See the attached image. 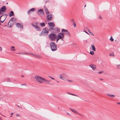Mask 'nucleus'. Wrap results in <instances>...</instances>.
Here are the masks:
<instances>
[{"mask_svg": "<svg viewBox=\"0 0 120 120\" xmlns=\"http://www.w3.org/2000/svg\"><path fill=\"white\" fill-rule=\"evenodd\" d=\"M45 11L46 14V18L48 21H51L52 19V15L49 14V12L47 8H45Z\"/></svg>", "mask_w": 120, "mask_h": 120, "instance_id": "f257e3e1", "label": "nucleus"}, {"mask_svg": "<svg viewBox=\"0 0 120 120\" xmlns=\"http://www.w3.org/2000/svg\"><path fill=\"white\" fill-rule=\"evenodd\" d=\"M49 29L47 28H44L39 34L40 36H44L47 35L49 33Z\"/></svg>", "mask_w": 120, "mask_h": 120, "instance_id": "f03ea898", "label": "nucleus"}, {"mask_svg": "<svg viewBox=\"0 0 120 120\" xmlns=\"http://www.w3.org/2000/svg\"><path fill=\"white\" fill-rule=\"evenodd\" d=\"M48 36L49 39L52 41H55L57 38L56 35L54 33L49 34Z\"/></svg>", "mask_w": 120, "mask_h": 120, "instance_id": "7ed1b4c3", "label": "nucleus"}, {"mask_svg": "<svg viewBox=\"0 0 120 120\" xmlns=\"http://www.w3.org/2000/svg\"><path fill=\"white\" fill-rule=\"evenodd\" d=\"M50 45L51 50L52 51H55L57 50V46L55 43L51 42L50 43Z\"/></svg>", "mask_w": 120, "mask_h": 120, "instance_id": "20e7f679", "label": "nucleus"}, {"mask_svg": "<svg viewBox=\"0 0 120 120\" xmlns=\"http://www.w3.org/2000/svg\"><path fill=\"white\" fill-rule=\"evenodd\" d=\"M34 78L35 79L37 80V81L40 84L42 83H43L42 81H44V78L38 75L35 76Z\"/></svg>", "mask_w": 120, "mask_h": 120, "instance_id": "39448f33", "label": "nucleus"}, {"mask_svg": "<svg viewBox=\"0 0 120 120\" xmlns=\"http://www.w3.org/2000/svg\"><path fill=\"white\" fill-rule=\"evenodd\" d=\"M64 36V34L62 32L59 33L57 35L58 38H56V41L57 42L60 39L63 41V38Z\"/></svg>", "mask_w": 120, "mask_h": 120, "instance_id": "423d86ee", "label": "nucleus"}, {"mask_svg": "<svg viewBox=\"0 0 120 120\" xmlns=\"http://www.w3.org/2000/svg\"><path fill=\"white\" fill-rule=\"evenodd\" d=\"M6 11V8L5 6H2L0 9V14H2L5 13Z\"/></svg>", "mask_w": 120, "mask_h": 120, "instance_id": "0eeeda50", "label": "nucleus"}, {"mask_svg": "<svg viewBox=\"0 0 120 120\" xmlns=\"http://www.w3.org/2000/svg\"><path fill=\"white\" fill-rule=\"evenodd\" d=\"M7 15L5 14L1 16L0 17V22L2 23L4 22L6 19Z\"/></svg>", "mask_w": 120, "mask_h": 120, "instance_id": "6e6552de", "label": "nucleus"}, {"mask_svg": "<svg viewBox=\"0 0 120 120\" xmlns=\"http://www.w3.org/2000/svg\"><path fill=\"white\" fill-rule=\"evenodd\" d=\"M61 32L64 33L68 36V37L70 36L71 35L70 34L68 30L64 29H62L61 30Z\"/></svg>", "mask_w": 120, "mask_h": 120, "instance_id": "1a4fd4ad", "label": "nucleus"}, {"mask_svg": "<svg viewBox=\"0 0 120 120\" xmlns=\"http://www.w3.org/2000/svg\"><path fill=\"white\" fill-rule=\"evenodd\" d=\"M48 24L50 27L49 30H52L54 28L53 27L55 26L54 23L53 22H51L48 23Z\"/></svg>", "mask_w": 120, "mask_h": 120, "instance_id": "9d476101", "label": "nucleus"}, {"mask_svg": "<svg viewBox=\"0 0 120 120\" xmlns=\"http://www.w3.org/2000/svg\"><path fill=\"white\" fill-rule=\"evenodd\" d=\"M38 14L39 15H40L41 14L44 15V13L43 9H41L39 10L37 12Z\"/></svg>", "mask_w": 120, "mask_h": 120, "instance_id": "9b49d317", "label": "nucleus"}, {"mask_svg": "<svg viewBox=\"0 0 120 120\" xmlns=\"http://www.w3.org/2000/svg\"><path fill=\"white\" fill-rule=\"evenodd\" d=\"M66 77V74L65 73H63L60 74V75L59 78L60 79L64 80L63 78H64Z\"/></svg>", "mask_w": 120, "mask_h": 120, "instance_id": "f8f14e48", "label": "nucleus"}, {"mask_svg": "<svg viewBox=\"0 0 120 120\" xmlns=\"http://www.w3.org/2000/svg\"><path fill=\"white\" fill-rule=\"evenodd\" d=\"M52 30L56 31V32H54L53 33L55 34H56L58 33L60 31V29L57 27H55Z\"/></svg>", "mask_w": 120, "mask_h": 120, "instance_id": "ddd939ff", "label": "nucleus"}, {"mask_svg": "<svg viewBox=\"0 0 120 120\" xmlns=\"http://www.w3.org/2000/svg\"><path fill=\"white\" fill-rule=\"evenodd\" d=\"M16 26L18 28H19L20 29H23V26L22 24H21L19 23H17L16 24Z\"/></svg>", "mask_w": 120, "mask_h": 120, "instance_id": "4468645a", "label": "nucleus"}, {"mask_svg": "<svg viewBox=\"0 0 120 120\" xmlns=\"http://www.w3.org/2000/svg\"><path fill=\"white\" fill-rule=\"evenodd\" d=\"M32 26H33L37 30L39 31H41V30L40 27L38 26H36L33 24H32Z\"/></svg>", "mask_w": 120, "mask_h": 120, "instance_id": "2eb2a0df", "label": "nucleus"}, {"mask_svg": "<svg viewBox=\"0 0 120 120\" xmlns=\"http://www.w3.org/2000/svg\"><path fill=\"white\" fill-rule=\"evenodd\" d=\"M16 19L15 18H14V17L11 18V19H10V21L8 22V25H9V22L11 21H13V22H16Z\"/></svg>", "mask_w": 120, "mask_h": 120, "instance_id": "dca6fc26", "label": "nucleus"}, {"mask_svg": "<svg viewBox=\"0 0 120 120\" xmlns=\"http://www.w3.org/2000/svg\"><path fill=\"white\" fill-rule=\"evenodd\" d=\"M44 81H45L44 82V83L46 84H51V85H52V84H51L50 82V81L46 79H45V78L44 79Z\"/></svg>", "mask_w": 120, "mask_h": 120, "instance_id": "f3484780", "label": "nucleus"}, {"mask_svg": "<svg viewBox=\"0 0 120 120\" xmlns=\"http://www.w3.org/2000/svg\"><path fill=\"white\" fill-rule=\"evenodd\" d=\"M70 109V110H71V111H72L73 112H74L75 113L78 114H79V115L81 116H83L82 115H81V114H80L76 110H75V109H72L71 108Z\"/></svg>", "mask_w": 120, "mask_h": 120, "instance_id": "a211bd4d", "label": "nucleus"}, {"mask_svg": "<svg viewBox=\"0 0 120 120\" xmlns=\"http://www.w3.org/2000/svg\"><path fill=\"white\" fill-rule=\"evenodd\" d=\"M94 66H95L93 64L89 65L90 67L93 70H94L96 69V67H94Z\"/></svg>", "mask_w": 120, "mask_h": 120, "instance_id": "6ab92c4d", "label": "nucleus"}, {"mask_svg": "<svg viewBox=\"0 0 120 120\" xmlns=\"http://www.w3.org/2000/svg\"><path fill=\"white\" fill-rule=\"evenodd\" d=\"M107 96H108L110 97L111 98H112L115 97V95L113 94H107Z\"/></svg>", "mask_w": 120, "mask_h": 120, "instance_id": "aec40b11", "label": "nucleus"}, {"mask_svg": "<svg viewBox=\"0 0 120 120\" xmlns=\"http://www.w3.org/2000/svg\"><path fill=\"white\" fill-rule=\"evenodd\" d=\"M14 12L12 11H11L10 12V14L9 15V17H11V16L14 15Z\"/></svg>", "mask_w": 120, "mask_h": 120, "instance_id": "412c9836", "label": "nucleus"}, {"mask_svg": "<svg viewBox=\"0 0 120 120\" xmlns=\"http://www.w3.org/2000/svg\"><path fill=\"white\" fill-rule=\"evenodd\" d=\"M34 57H36L38 58H41V56L39 55L35 54V55H34Z\"/></svg>", "mask_w": 120, "mask_h": 120, "instance_id": "4be33fe9", "label": "nucleus"}, {"mask_svg": "<svg viewBox=\"0 0 120 120\" xmlns=\"http://www.w3.org/2000/svg\"><path fill=\"white\" fill-rule=\"evenodd\" d=\"M91 47H92L93 50L94 51H96V49L94 46L93 45H91Z\"/></svg>", "mask_w": 120, "mask_h": 120, "instance_id": "5701e85b", "label": "nucleus"}, {"mask_svg": "<svg viewBox=\"0 0 120 120\" xmlns=\"http://www.w3.org/2000/svg\"><path fill=\"white\" fill-rule=\"evenodd\" d=\"M11 50L13 51H15V47L13 46L11 47Z\"/></svg>", "mask_w": 120, "mask_h": 120, "instance_id": "b1692460", "label": "nucleus"}, {"mask_svg": "<svg viewBox=\"0 0 120 120\" xmlns=\"http://www.w3.org/2000/svg\"><path fill=\"white\" fill-rule=\"evenodd\" d=\"M41 26L43 27L45 26V24L44 22L40 23Z\"/></svg>", "mask_w": 120, "mask_h": 120, "instance_id": "393cba45", "label": "nucleus"}, {"mask_svg": "<svg viewBox=\"0 0 120 120\" xmlns=\"http://www.w3.org/2000/svg\"><path fill=\"white\" fill-rule=\"evenodd\" d=\"M35 9H36L35 8H32L30 10V11L31 12V11L33 12L35 11Z\"/></svg>", "mask_w": 120, "mask_h": 120, "instance_id": "a878e982", "label": "nucleus"}, {"mask_svg": "<svg viewBox=\"0 0 120 120\" xmlns=\"http://www.w3.org/2000/svg\"><path fill=\"white\" fill-rule=\"evenodd\" d=\"M11 22H10V24L9 26L8 27L9 28H11V27L13 25V24H11Z\"/></svg>", "mask_w": 120, "mask_h": 120, "instance_id": "bb28decb", "label": "nucleus"}, {"mask_svg": "<svg viewBox=\"0 0 120 120\" xmlns=\"http://www.w3.org/2000/svg\"><path fill=\"white\" fill-rule=\"evenodd\" d=\"M90 53L92 55H94V52L93 51H90Z\"/></svg>", "mask_w": 120, "mask_h": 120, "instance_id": "cd10ccee", "label": "nucleus"}, {"mask_svg": "<svg viewBox=\"0 0 120 120\" xmlns=\"http://www.w3.org/2000/svg\"><path fill=\"white\" fill-rule=\"evenodd\" d=\"M110 41L112 42L113 41H114L113 39L112 38V37L110 38Z\"/></svg>", "mask_w": 120, "mask_h": 120, "instance_id": "c85d7f7f", "label": "nucleus"}, {"mask_svg": "<svg viewBox=\"0 0 120 120\" xmlns=\"http://www.w3.org/2000/svg\"><path fill=\"white\" fill-rule=\"evenodd\" d=\"M23 53L24 54H26V55H29L30 54V53Z\"/></svg>", "mask_w": 120, "mask_h": 120, "instance_id": "c756f323", "label": "nucleus"}, {"mask_svg": "<svg viewBox=\"0 0 120 120\" xmlns=\"http://www.w3.org/2000/svg\"><path fill=\"white\" fill-rule=\"evenodd\" d=\"M31 12L30 11V10H29L28 11H27V14L28 15H29L30 14V13Z\"/></svg>", "mask_w": 120, "mask_h": 120, "instance_id": "7c9ffc66", "label": "nucleus"}, {"mask_svg": "<svg viewBox=\"0 0 120 120\" xmlns=\"http://www.w3.org/2000/svg\"><path fill=\"white\" fill-rule=\"evenodd\" d=\"M30 54H31V55H33V56H33L34 57V55H35V54H33V53H30Z\"/></svg>", "mask_w": 120, "mask_h": 120, "instance_id": "2f4dec72", "label": "nucleus"}, {"mask_svg": "<svg viewBox=\"0 0 120 120\" xmlns=\"http://www.w3.org/2000/svg\"><path fill=\"white\" fill-rule=\"evenodd\" d=\"M120 67V65H117V68H119Z\"/></svg>", "mask_w": 120, "mask_h": 120, "instance_id": "473e14b6", "label": "nucleus"}, {"mask_svg": "<svg viewBox=\"0 0 120 120\" xmlns=\"http://www.w3.org/2000/svg\"><path fill=\"white\" fill-rule=\"evenodd\" d=\"M103 71H99V72L98 73H99V74H101V73H103Z\"/></svg>", "mask_w": 120, "mask_h": 120, "instance_id": "72a5a7b5", "label": "nucleus"}, {"mask_svg": "<svg viewBox=\"0 0 120 120\" xmlns=\"http://www.w3.org/2000/svg\"><path fill=\"white\" fill-rule=\"evenodd\" d=\"M99 19H102V18L101 17V16L100 15H99Z\"/></svg>", "mask_w": 120, "mask_h": 120, "instance_id": "f704fd0d", "label": "nucleus"}, {"mask_svg": "<svg viewBox=\"0 0 120 120\" xmlns=\"http://www.w3.org/2000/svg\"><path fill=\"white\" fill-rule=\"evenodd\" d=\"M49 77L50 78H51V79H53V80H54V78H53L52 77H51V76H49Z\"/></svg>", "mask_w": 120, "mask_h": 120, "instance_id": "c9c22d12", "label": "nucleus"}, {"mask_svg": "<svg viewBox=\"0 0 120 120\" xmlns=\"http://www.w3.org/2000/svg\"><path fill=\"white\" fill-rule=\"evenodd\" d=\"M88 31L91 34H92V33H93L91 32H90L88 29Z\"/></svg>", "mask_w": 120, "mask_h": 120, "instance_id": "e433bc0d", "label": "nucleus"}, {"mask_svg": "<svg viewBox=\"0 0 120 120\" xmlns=\"http://www.w3.org/2000/svg\"><path fill=\"white\" fill-rule=\"evenodd\" d=\"M68 81L70 82H71L72 81L71 80H68Z\"/></svg>", "mask_w": 120, "mask_h": 120, "instance_id": "4c0bfd02", "label": "nucleus"}, {"mask_svg": "<svg viewBox=\"0 0 120 120\" xmlns=\"http://www.w3.org/2000/svg\"><path fill=\"white\" fill-rule=\"evenodd\" d=\"M84 32H85L87 34H88L89 35V34H88V33L86 31L84 30Z\"/></svg>", "mask_w": 120, "mask_h": 120, "instance_id": "58836bf2", "label": "nucleus"}, {"mask_svg": "<svg viewBox=\"0 0 120 120\" xmlns=\"http://www.w3.org/2000/svg\"><path fill=\"white\" fill-rule=\"evenodd\" d=\"M74 27H75L76 26V24L74 22Z\"/></svg>", "mask_w": 120, "mask_h": 120, "instance_id": "ea45409f", "label": "nucleus"}, {"mask_svg": "<svg viewBox=\"0 0 120 120\" xmlns=\"http://www.w3.org/2000/svg\"><path fill=\"white\" fill-rule=\"evenodd\" d=\"M68 94H70V95H73V96H74V94H70V93H68Z\"/></svg>", "mask_w": 120, "mask_h": 120, "instance_id": "a19ab883", "label": "nucleus"}, {"mask_svg": "<svg viewBox=\"0 0 120 120\" xmlns=\"http://www.w3.org/2000/svg\"><path fill=\"white\" fill-rule=\"evenodd\" d=\"M2 48L1 47H0V51H1L2 50Z\"/></svg>", "mask_w": 120, "mask_h": 120, "instance_id": "79ce46f5", "label": "nucleus"}, {"mask_svg": "<svg viewBox=\"0 0 120 120\" xmlns=\"http://www.w3.org/2000/svg\"><path fill=\"white\" fill-rule=\"evenodd\" d=\"M76 44H73V46L74 47H75L76 46Z\"/></svg>", "mask_w": 120, "mask_h": 120, "instance_id": "37998d69", "label": "nucleus"}, {"mask_svg": "<svg viewBox=\"0 0 120 120\" xmlns=\"http://www.w3.org/2000/svg\"><path fill=\"white\" fill-rule=\"evenodd\" d=\"M22 86L26 85L25 84H21Z\"/></svg>", "mask_w": 120, "mask_h": 120, "instance_id": "c03bdc74", "label": "nucleus"}, {"mask_svg": "<svg viewBox=\"0 0 120 120\" xmlns=\"http://www.w3.org/2000/svg\"><path fill=\"white\" fill-rule=\"evenodd\" d=\"M74 96H77V97H79V96L77 95H75V94L74 95Z\"/></svg>", "mask_w": 120, "mask_h": 120, "instance_id": "a18cd8bd", "label": "nucleus"}, {"mask_svg": "<svg viewBox=\"0 0 120 120\" xmlns=\"http://www.w3.org/2000/svg\"><path fill=\"white\" fill-rule=\"evenodd\" d=\"M67 114L69 115H70V114L68 113H67Z\"/></svg>", "mask_w": 120, "mask_h": 120, "instance_id": "49530a36", "label": "nucleus"}, {"mask_svg": "<svg viewBox=\"0 0 120 120\" xmlns=\"http://www.w3.org/2000/svg\"><path fill=\"white\" fill-rule=\"evenodd\" d=\"M112 56V54H110L109 55V56Z\"/></svg>", "mask_w": 120, "mask_h": 120, "instance_id": "de8ad7c7", "label": "nucleus"}, {"mask_svg": "<svg viewBox=\"0 0 120 120\" xmlns=\"http://www.w3.org/2000/svg\"><path fill=\"white\" fill-rule=\"evenodd\" d=\"M117 104H120V103H119V102H117Z\"/></svg>", "mask_w": 120, "mask_h": 120, "instance_id": "09e8293b", "label": "nucleus"}, {"mask_svg": "<svg viewBox=\"0 0 120 120\" xmlns=\"http://www.w3.org/2000/svg\"><path fill=\"white\" fill-rule=\"evenodd\" d=\"M71 21H73L74 22V20L73 19H72L71 20Z\"/></svg>", "mask_w": 120, "mask_h": 120, "instance_id": "8fccbe9b", "label": "nucleus"}, {"mask_svg": "<svg viewBox=\"0 0 120 120\" xmlns=\"http://www.w3.org/2000/svg\"><path fill=\"white\" fill-rule=\"evenodd\" d=\"M10 81L9 79H8V80L7 82H9Z\"/></svg>", "mask_w": 120, "mask_h": 120, "instance_id": "3c124183", "label": "nucleus"}, {"mask_svg": "<svg viewBox=\"0 0 120 120\" xmlns=\"http://www.w3.org/2000/svg\"><path fill=\"white\" fill-rule=\"evenodd\" d=\"M7 26V25H4V27H5V26Z\"/></svg>", "mask_w": 120, "mask_h": 120, "instance_id": "603ef678", "label": "nucleus"}, {"mask_svg": "<svg viewBox=\"0 0 120 120\" xmlns=\"http://www.w3.org/2000/svg\"><path fill=\"white\" fill-rule=\"evenodd\" d=\"M20 108L21 109H22V108H22V107H20Z\"/></svg>", "mask_w": 120, "mask_h": 120, "instance_id": "864d4df0", "label": "nucleus"}, {"mask_svg": "<svg viewBox=\"0 0 120 120\" xmlns=\"http://www.w3.org/2000/svg\"><path fill=\"white\" fill-rule=\"evenodd\" d=\"M91 35H92L93 36L94 35L93 34V33H92V34H91Z\"/></svg>", "mask_w": 120, "mask_h": 120, "instance_id": "5fc2aeb1", "label": "nucleus"}, {"mask_svg": "<svg viewBox=\"0 0 120 120\" xmlns=\"http://www.w3.org/2000/svg\"><path fill=\"white\" fill-rule=\"evenodd\" d=\"M23 52H22V53H20V54H23Z\"/></svg>", "mask_w": 120, "mask_h": 120, "instance_id": "6e6d98bb", "label": "nucleus"}, {"mask_svg": "<svg viewBox=\"0 0 120 120\" xmlns=\"http://www.w3.org/2000/svg\"><path fill=\"white\" fill-rule=\"evenodd\" d=\"M13 114V113H11V115H12Z\"/></svg>", "mask_w": 120, "mask_h": 120, "instance_id": "4d7b16f0", "label": "nucleus"}, {"mask_svg": "<svg viewBox=\"0 0 120 120\" xmlns=\"http://www.w3.org/2000/svg\"><path fill=\"white\" fill-rule=\"evenodd\" d=\"M21 76L22 77H24V76L23 75H21Z\"/></svg>", "mask_w": 120, "mask_h": 120, "instance_id": "13d9d810", "label": "nucleus"}, {"mask_svg": "<svg viewBox=\"0 0 120 120\" xmlns=\"http://www.w3.org/2000/svg\"><path fill=\"white\" fill-rule=\"evenodd\" d=\"M18 53L19 54H20V52H19V53Z\"/></svg>", "mask_w": 120, "mask_h": 120, "instance_id": "bf43d9fd", "label": "nucleus"}, {"mask_svg": "<svg viewBox=\"0 0 120 120\" xmlns=\"http://www.w3.org/2000/svg\"><path fill=\"white\" fill-rule=\"evenodd\" d=\"M112 56H113V57H114V55H112Z\"/></svg>", "mask_w": 120, "mask_h": 120, "instance_id": "052dcab7", "label": "nucleus"}, {"mask_svg": "<svg viewBox=\"0 0 120 120\" xmlns=\"http://www.w3.org/2000/svg\"><path fill=\"white\" fill-rule=\"evenodd\" d=\"M17 106L18 107H19V108H20L19 106H18V105H17Z\"/></svg>", "mask_w": 120, "mask_h": 120, "instance_id": "680f3d73", "label": "nucleus"}, {"mask_svg": "<svg viewBox=\"0 0 120 120\" xmlns=\"http://www.w3.org/2000/svg\"><path fill=\"white\" fill-rule=\"evenodd\" d=\"M35 24H36V25H38V24L37 23H36Z\"/></svg>", "mask_w": 120, "mask_h": 120, "instance_id": "e2e57ef3", "label": "nucleus"}, {"mask_svg": "<svg viewBox=\"0 0 120 120\" xmlns=\"http://www.w3.org/2000/svg\"><path fill=\"white\" fill-rule=\"evenodd\" d=\"M1 120V119L0 117V120Z\"/></svg>", "mask_w": 120, "mask_h": 120, "instance_id": "0e129e2a", "label": "nucleus"}, {"mask_svg": "<svg viewBox=\"0 0 120 120\" xmlns=\"http://www.w3.org/2000/svg\"><path fill=\"white\" fill-rule=\"evenodd\" d=\"M18 116V114H17V116Z\"/></svg>", "mask_w": 120, "mask_h": 120, "instance_id": "69168bd1", "label": "nucleus"}, {"mask_svg": "<svg viewBox=\"0 0 120 120\" xmlns=\"http://www.w3.org/2000/svg\"><path fill=\"white\" fill-rule=\"evenodd\" d=\"M57 82L59 83V82L58 81H57Z\"/></svg>", "mask_w": 120, "mask_h": 120, "instance_id": "338daca9", "label": "nucleus"}, {"mask_svg": "<svg viewBox=\"0 0 120 120\" xmlns=\"http://www.w3.org/2000/svg\"><path fill=\"white\" fill-rule=\"evenodd\" d=\"M100 79L101 80H102V79Z\"/></svg>", "mask_w": 120, "mask_h": 120, "instance_id": "774afa93", "label": "nucleus"}]
</instances>
